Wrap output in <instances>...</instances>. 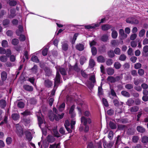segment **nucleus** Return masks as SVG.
Segmentation results:
<instances>
[{"label": "nucleus", "mask_w": 148, "mask_h": 148, "mask_svg": "<svg viewBox=\"0 0 148 148\" xmlns=\"http://www.w3.org/2000/svg\"><path fill=\"white\" fill-rule=\"evenodd\" d=\"M57 70L56 76L54 79V83H60V80L61 79V77L60 74L58 71H59L61 74L62 75L64 80L66 79V78L69 77V75L67 74V69L66 68H64L62 66H59L56 68Z\"/></svg>", "instance_id": "nucleus-1"}, {"label": "nucleus", "mask_w": 148, "mask_h": 148, "mask_svg": "<svg viewBox=\"0 0 148 148\" xmlns=\"http://www.w3.org/2000/svg\"><path fill=\"white\" fill-rule=\"evenodd\" d=\"M69 70L68 72L69 77L67 78H70L73 75L74 71L79 72L80 71V69L78 67L77 63H76L73 66H71L69 64Z\"/></svg>", "instance_id": "nucleus-2"}, {"label": "nucleus", "mask_w": 148, "mask_h": 148, "mask_svg": "<svg viewBox=\"0 0 148 148\" xmlns=\"http://www.w3.org/2000/svg\"><path fill=\"white\" fill-rule=\"evenodd\" d=\"M16 130L15 131L17 135L20 137H22L23 135L22 127L19 124H16Z\"/></svg>", "instance_id": "nucleus-3"}, {"label": "nucleus", "mask_w": 148, "mask_h": 148, "mask_svg": "<svg viewBox=\"0 0 148 148\" xmlns=\"http://www.w3.org/2000/svg\"><path fill=\"white\" fill-rule=\"evenodd\" d=\"M126 22L127 23L132 24H137L138 23L139 21L137 19L132 17L128 18L126 20Z\"/></svg>", "instance_id": "nucleus-4"}, {"label": "nucleus", "mask_w": 148, "mask_h": 148, "mask_svg": "<svg viewBox=\"0 0 148 148\" xmlns=\"http://www.w3.org/2000/svg\"><path fill=\"white\" fill-rule=\"evenodd\" d=\"M119 34L120 40H121L123 42V40L127 38V35L125 33L123 29H119Z\"/></svg>", "instance_id": "nucleus-5"}, {"label": "nucleus", "mask_w": 148, "mask_h": 148, "mask_svg": "<svg viewBox=\"0 0 148 148\" xmlns=\"http://www.w3.org/2000/svg\"><path fill=\"white\" fill-rule=\"evenodd\" d=\"M16 10L14 8H12L10 10L8 14V17L10 18H14L16 15Z\"/></svg>", "instance_id": "nucleus-6"}, {"label": "nucleus", "mask_w": 148, "mask_h": 148, "mask_svg": "<svg viewBox=\"0 0 148 148\" xmlns=\"http://www.w3.org/2000/svg\"><path fill=\"white\" fill-rule=\"evenodd\" d=\"M70 124V123L68 120L65 121L64 125L65 128L68 132V133H71L72 132V130L70 129L69 127Z\"/></svg>", "instance_id": "nucleus-7"}, {"label": "nucleus", "mask_w": 148, "mask_h": 148, "mask_svg": "<svg viewBox=\"0 0 148 148\" xmlns=\"http://www.w3.org/2000/svg\"><path fill=\"white\" fill-rule=\"evenodd\" d=\"M99 26V24L97 23H93L88 25H85L84 27L85 29H95L96 27Z\"/></svg>", "instance_id": "nucleus-8"}, {"label": "nucleus", "mask_w": 148, "mask_h": 148, "mask_svg": "<svg viewBox=\"0 0 148 148\" xmlns=\"http://www.w3.org/2000/svg\"><path fill=\"white\" fill-rule=\"evenodd\" d=\"M109 36L108 34H105L101 35L100 37V40L103 42H107L108 40Z\"/></svg>", "instance_id": "nucleus-9"}, {"label": "nucleus", "mask_w": 148, "mask_h": 148, "mask_svg": "<svg viewBox=\"0 0 148 148\" xmlns=\"http://www.w3.org/2000/svg\"><path fill=\"white\" fill-rule=\"evenodd\" d=\"M25 134L27 140L29 141H31L32 138L31 132L28 131H26L25 132Z\"/></svg>", "instance_id": "nucleus-10"}, {"label": "nucleus", "mask_w": 148, "mask_h": 148, "mask_svg": "<svg viewBox=\"0 0 148 148\" xmlns=\"http://www.w3.org/2000/svg\"><path fill=\"white\" fill-rule=\"evenodd\" d=\"M62 50L64 51H66L68 48V45L67 42L66 41H63L62 42Z\"/></svg>", "instance_id": "nucleus-11"}, {"label": "nucleus", "mask_w": 148, "mask_h": 148, "mask_svg": "<svg viewBox=\"0 0 148 148\" xmlns=\"http://www.w3.org/2000/svg\"><path fill=\"white\" fill-rule=\"evenodd\" d=\"M139 109L138 106H135L131 107L130 109V111L132 113H133L137 112Z\"/></svg>", "instance_id": "nucleus-12"}, {"label": "nucleus", "mask_w": 148, "mask_h": 148, "mask_svg": "<svg viewBox=\"0 0 148 148\" xmlns=\"http://www.w3.org/2000/svg\"><path fill=\"white\" fill-rule=\"evenodd\" d=\"M75 48L79 51H82L84 49V45L82 44L79 43L76 45Z\"/></svg>", "instance_id": "nucleus-13"}, {"label": "nucleus", "mask_w": 148, "mask_h": 148, "mask_svg": "<svg viewBox=\"0 0 148 148\" xmlns=\"http://www.w3.org/2000/svg\"><path fill=\"white\" fill-rule=\"evenodd\" d=\"M47 140L48 143H52L55 140L54 137L51 135H48L47 137Z\"/></svg>", "instance_id": "nucleus-14"}, {"label": "nucleus", "mask_w": 148, "mask_h": 148, "mask_svg": "<svg viewBox=\"0 0 148 148\" xmlns=\"http://www.w3.org/2000/svg\"><path fill=\"white\" fill-rule=\"evenodd\" d=\"M112 26L109 24H104L101 26V29L103 31H107L111 28Z\"/></svg>", "instance_id": "nucleus-15"}, {"label": "nucleus", "mask_w": 148, "mask_h": 148, "mask_svg": "<svg viewBox=\"0 0 148 148\" xmlns=\"http://www.w3.org/2000/svg\"><path fill=\"white\" fill-rule=\"evenodd\" d=\"M7 73L5 71H2L1 73V80L3 82L5 81L7 78Z\"/></svg>", "instance_id": "nucleus-16"}, {"label": "nucleus", "mask_w": 148, "mask_h": 148, "mask_svg": "<svg viewBox=\"0 0 148 148\" xmlns=\"http://www.w3.org/2000/svg\"><path fill=\"white\" fill-rule=\"evenodd\" d=\"M23 88L29 92L32 91L33 90V87L29 85H25L23 86Z\"/></svg>", "instance_id": "nucleus-17"}, {"label": "nucleus", "mask_w": 148, "mask_h": 148, "mask_svg": "<svg viewBox=\"0 0 148 148\" xmlns=\"http://www.w3.org/2000/svg\"><path fill=\"white\" fill-rule=\"evenodd\" d=\"M95 62L94 60L92 59H90L89 61L88 67L90 69H92L95 66Z\"/></svg>", "instance_id": "nucleus-18"}, {"label": "nucleus", "mask_w": 148, "mask_h": 148, "mask_svg": "<svg viewBox=\"0 0 148 148\" xmlns=\"http://www.w3.org/2000/svg\"><path fill=\"white\" fill-rule=\"evenodd\" d=\"M137 130L140 133H143L145 132L146 130L143 127L138 126L136 127Z\"/></svg>", "instance_id": "nucleus-19"}, {"label": "nucleus", "mask_w": 148, "mask_h": 148, "mask_svg": "<svg viewBox=\"0 0 148 148\" xmlns=\"http://www.w3.org/2000/svg\"><path fill=\"white\" fill-rule=\"evenodd\" d=\"M9 5L11 6H14L16 5L17 2L16 1L14 0H9L7 2Z\"/></svg>", "instance_id": "nucleus-20"}, {"label": "nucleus", "mask_w": 148, "mask_h": 148, "mask_svg": "<svg viewBox=\"0 0 148 148\" xmlns=\"http://www.w3.org/2000/svg\"><path fill=\"white\" fill-rule=\"evenodd\" d=\"M11 117L14 121H16L19 119L20 115L18 113H13L11 115Z\"/></svg>", "instance_id": "nucleus-21"}, {"label": "nucleus", "mask_w": 148, "mask_h": 148, "mask_svg": "<svg viewBox=\"0 0 148 148\" xmlns=\"http://www.w3.org/2000/svg\"><path fill=\"white\" fill-rule=\"evenodd\" d=\"M10 22V20L9 19H5L3 21L2 24L5 27H7L8 26Z\"/></svg>", "instance_id": "nucleus-22"}, {"label": "nucleus", "mask_w": 148, "mask_h": 148, "mask_svg": "<svg viewBox=\"0 0 148 148\" xmlns=\"http://www.w3.org/2000/svg\"><path fill=\"white\" fill-rule=\"evenodd\" d=\"M38 117V125L40 127V128H41V125L42 124H43L44 125V123H43V121L42 118L40 117V116H37Z\"/></svg>", "instance_id": "nucleus-23"}, {"label": "nucleus", "mask_w": 148, "mask_h": 148, "mask_svg": "<svg viewBox=\"0 0 148 148\" xmlns=\"http://www.w3.org/2000/svg\"><path fill=\"white\" fill-rule=\"evenodd\" d=\"M6 105V101L4 99L0 100V106L1 108H3Z\"/></svg>", "instance_id": "nucleus-24"}, {"label": "nucleus", "mask_w": 148, "mask_h": 148, "mask_svg": "<svg viewBox=\"0 0 148 148\" xmlns=\"http://www.w3.org/2000/svg\"><path fill=\"white\" fill-rule=\"evenodd\" d=\"M64 115V113H62L61 115L58 114V115H54L55 119L56 121H58L59 120L62 119Z\"/></svg>", "instance_id": "nucleus-25"}, {"label": "nucleus", "mask_w": 148, "mask_h": 148, "mask_svg": "<svg viewBox=\"0 0 148 148\" xmlns=\"http://www.w3.org/2000/svg\"><path fill=\"white\" fill-rule=\"evenodd\" d=\"M45 71L46 76H49L51 75V71L49 69L46 68L45 69Z\"/></svg>", "instance_id": "nucleus-26"}, {"label": "nucleus", "mask_w": 148, "mask_h": 148, "mask_svg": "<svg viewBox=\"0 0 148 148\" xmlns=\"http://www.w3.org/2000/svg\"><path fill=\"white\" fill-rule=\"evenodd\" d=\"M106 70L108 74L109 75H112L114 73V70L112 68H108Z\"/></svg>", "instance_id": "nucleus-27"}, {"label": "nucleus", "mask_w": 148, "mask_h": 148, "mask_svg": "<svg viewBox=\"0 0 148 148\" xmlns=\"http://www.w3.org/2000/svg\"><path fill=\"white\" fill-rule=\"evenodd\" d=\"M134 101L132 98L129 99L126 102V104L128 106H130L133 105L134 103Z\"/></svg>", "instance_id": "nucleus-28"}, {"label": "nucleus", "mask_w": 148, "mask_h": 148, "mask_svg": "<svg viewBox=\"0 0 148 148\" xmlns=\"http://www.w3.org/2000/svg\"><path fill=\"white\" fill-rule=\"evenodd\" d=\"M44 124L45 128H42L41 127V128L42 130L43 134L45 136L47 134V131L46 130V128H47L48 127H47V125L45 122L44 123Z\"/></svg>", "instance_id": "nucleus-29"}, {"label": "nucleus", "mask_w": 148, "mask_h": 148, "mask_svg": "<svg viewBox=\"0 0 148 148\" xmlns=\"http://www.w3.org/2000/svg\"><path fill=\"white\" fill-rule=\"evenodd\" d=\"M90 83H95L96 82V79L95 75H90L89 78Z\"/></svg>", "instance_id": "nucleus-30"}, {"label": "nucleus", "mask_w": 148, "mask_h": 148, "mask_svg": "<svg viewBox=\"0 0 148 148\" xmlns=\"http://www.w3.org/2000/svg\"><path fill=\"white\" fill-rule=\"evenodd\" d=\"M49 148H60V143L56 144L55 143L52 145H50Z\"/></svg>", "instance_id": "nucleus-31"}, {"label": "nucleus", "mask_w": 148, "mask_h": 148, "mask_svg": "<svg viewBox=\"0 0 148 148\" xmlns=\"http://www.w3.org/2000/svg\"><path fill=\"white\" fill-rule=\"evenodd\" d=\"M141 142L144 143H148V137L146 136H143L142 138Z\"/></svg>", "instance_id": "nucleus-32"}, {"label": "nucleus", "mask_w": 148, "mask_h": 148, "mask_svg": "<svg viewBox=\"0 0 148 148\" xmlns=\"http://www.w3.org/2000/svg\"><path fill=\"white\" fill-rule=\"evenodd\" d=\"M97 61L99 62H103L105 61L104 58L102 56H99L97 58Z\"/></svg>", "instance_id": "nucleus-33"}, {"label": "nucleus", "mask_w": 148, "mask_h": 148, "mask_svg": "<svg viewBox=\"0 0 148 148\" xmlns=\"http://www.w3.org/2000/svg\"><path fill=\"white\" fill-rule=\"evenodd\" d=\"M91 51L92 55L94 56H95L97 52L96 48L94 46H92L91 47Z\"/></svg>", "instance_id": "nucleus-34"}, {"label": "nucleus", "mask_w": 148, "mask_h": 148, "mask_svg": "<svg viewBox=\"0 0 148 148\" xmlns=\"http://www.w3.org/2000/svg\"><path fill=\"white\" fill-rule=\"evenodd\" d=\"M31 71L33 73L36 74L38 71V66L36 65H34L31 69Z\"/></svg>", "instance_id": "nucleus-35"}, {"label": "nucleus", "mask_w": 148, "mask_h": 148, "mask_svg": "<svg viewBox=\"0 0 148 148\" xmlns=\"http://www.w3.org/2000/svg\"><path fill=\"white\" fill-rule=\"evenodd\" d=\"M31 60L33 62L36 63H38L39 62V60L38 57L35 56H32L31 58Z\"/></svg>", "instance_id": "nucleus-36"}, {"label": "nucleus", "mask_w": 148, "mask_h": 148, "mask_svg": "<svg viewBox=\"0 0 148 148\" xmlns=\"http://www.w3.org/2000/svg\"><path fill=\"white\" fill-rule=\"evenodd\" d=\"M0 60L2 62H5L7 61L8 60L7 57L5 56H1L0 57Z\"/></svg>", "instance_id": "nucleus-37"}, {"label": "nucleus", "mask_w": 148, "mask_h": 148, "mask_svg": "<svg viewBox=\"0 0 148 148\" xmlns=\"http://www.w3.org/2000/svg\"><path fill=\"white\" fill-rule=\"evenodd\" d=\"M102 85L101 84L100 86L99 87L98 89V94L99 96L102 95L103 94V89H102Z\"/></svg>", "instance_id": "nucleus-38"}, {"label": "nucleus", "mask_w": 148, "mask_h": 148, "mask_svg": "<svg viewBox=\"0 0 148 148\" xmlns=\"http://www.w3.org/2000/svg\"><path fill=\"white\" fill-rule=\"evenodd\" d=\"M86 61V58L84 56H82L80 59V63L81 65H83Z\"/></svg>", "instance_id": "nucleus-39"}, {"label": "nucleus", "mask_w": 148, "mask_h": 148, "mask_svg": "<svg viewBox=\"0 0 148 148\" xmlns=\"http://www.w3.org/2000/svg\"><path fill=\"white\" fill-rule=\"evenodd\" d=\"M109 126L112 129H115L116 128V125L113 122L110 121L109 123Z\"/></svg>", "instance_id": "nucleus-40"}, {"label": "nucleus", "mask_w": 148, "mask_h": 148, "mask_svg": "<svg viewBox=\"0 0 148 148\" xmlns=\"http://www.w3.org/2000/svg\"><path fill=\"white\" fill-rule=\"evenodd\" d=\"M17 106L19 108H23L24 107L25 104L23 102L20 101L18 103Z\"/></svg>", "instance_id": "nucleus-41"}, {"label": "nucleus", "mask_w": 148, "mask_h": 148, "mask_svg": "<svg viewBox=\"0 0 148 148\" xmlns=\"http://www.w3.org/2000/svg\"><path fill=\"white\" fill-rule=\"evenodd\" d=\"M23 122L26 124H28L30 123V120L29 118L23 117Z\"/></svg>", "instance_id": "nucleus-42"}, {"label": "nucleus", "mask_w": 148, "mask_h": 148, "mask_svg": "<svg viewBox=\"0 0 148 148\" xmlns=\"http://www.w3.org/2000/svg\"><path fill=\"white\" fill-rule=\"evenodd\" d=\"M81 122L82 123H84V125H86L87 123V119L84 116H83L81 118Z\"/></svg>", "instance_id": "nucleus-43"}, {"label": "nucleus", "mask_w": 148, "mask_h": 148, "mask_svg": "<svg viewBox=\"0 0 148 148\" xmlns=\"http://www.w3.org/2000/svg\"><path fill=\"white\" fill-rule=\"evenodd\" d=\"M121 94L122 95L124 96L128 97L130 96V93L126 91H123L121 92Z\"/></svg>", "instance_id": "nucleus-44"}, {"label": "nucleus", "mask_w": 148, "mask_h": 148, "mask_svg": "<svg viewBox=\"0 0 148 148\" xmlns=\"http://www.w3.org/2000/svg\"><path fill=\"white\" fill-rule=\"evenodd\" d=\"M53 134L55 136L58 138L61 136L56 129H53Z\"/></svg>", "instance_id": "nucleus-45"}, {"label": "nucleus", "mask_w": 148, "mask_h": 148, "mask_svg": "<svg viewBox=\"0 0 148 148\" xmlns=\"http://www.w3.org/2000/svg\"><path fill=\"white\" fill-rule=\"evenodd\" d=\"M19 43L18 40L16 38H14L12 39V44L14 45H16Z\"/></svg>", "instance_id": "nucleus-46"}, {"label": "nucleus", "mask_w": 148, "mask_h": 148, "mask_svg": "<svg viewBox=\"0 0 148 148\" xmlns=\"http://www.w3.org/2000/svg\"><path fill=\"white\" fill-rule=\"evenodd\" d=\"M21 114L25 116L31 115L32 114V113L29 111L28 110H26L23 113H21Z\"/></svg>", "instance_id": "nucleus-47"}, {"label": "nucleus", "mask_w": 148, "mask_h": 148, "mask_svg": "<svg viewBox=\"0 0 148 148\" xmlns=\"http://www.w3.org/2000/svg\"><path fill=\"white\" fill-rule=\"evenodd\" d=\"M114 68L117 69H120L121 67V64L118 62H116L114 64Z\"/></svg>", "instance_id": "nucleus-48"}, {"label": "nucleus", "mask_w": 148, "mask_h": 148, "mask_svg": "<svg viewBox=\"0 0 148 148\" xmlns=\"http://www.w3.org/2000/svg\"><path fill=\"white\" fill-rule=\"evenodd\" d=\"M108 54L109 57L111 58H113L115 55L114 51L112 50L109 51L108 53Z\"/></svg>", "instance_id": "nucleus-49"}, {"label": "nucleus", "mask_w": 148, "mask_h": 148, "mask_svg": "<svg viewBox=\"0 0 148 148\" xmlns=\"http://www.w3.org/2000/svg\"><path fill=\"white\" fill-rule=\"evenodd\" d=\"M145 31L144 29H143L141 30L139 33V36L140 37H143L145 35Z\"/></svg>", "instance_id": "nucleus-50"}, {"label": "nucleus", "mask_w": 148, "mask_h": 148, "mask_svg": "<svg viewBox=\"0 0 148 148\" xmlns=\"http://www.w3.org/2000/svg\"><path fill=\"white\" fill-rule=\"evenodd\" d=\"M139 139V137L137 136H134L133 137L132 140L133 142L136 143Z\"/></svg>", "instance_id": "nucleus-51"}, {"label": "nucleus", "mask_w": 148, "mask_h": 148, "mask_svg": "<svg viewBox=\"0 0 148 148\" xmlns=\"http://www.w3.org/2000/svg\"><path fill=\"white\" fill-rule=\"evenodd\" d=\"M107 80L109 82H114L115 81L114 80V77L111 76L108 77L107 78Z\"/></svg>", "instance_id": "nucleus-52"}, {"label": "nucleus", "mask_w": 148, "mask_h": 148, "mask_svg": "<svg viewBox=\"0 0 148 148\" xmlns=\"http://www.w3.org/2000/svg\"><path fill=\"white\" fill-rule=\"evenodd\" d=\"M59 132L60 134L63 135L68 133V132L66 133H65V130H64V128L63 127H61L60 128L59 130Z\"/></svg>", "instance_id": "nucleus-53"}, {"label": "nucleus", "mask_w": 148, "mask_h": 148, "mask_svg": "<svg viewBox=\"0 0 148 148\" xmlns=\"http://www.w3.org/2000/svg\"><path fill=\"white\" fill-rule=\"evenodd\" d=\"M126 127V126L125 125L121 124L118 125V129L120 130H123Z\"/></svg>", "instance_id": "nucleus-54"}, {"label": "nucleus", "mask_w": 148, "mask_h": 148, "mask_svg": "<svg viewBox=\"0 0 148 148\" xmlns=\"http://www.w3.org/2000/svg\"><path fill=\"white\" fill-rule=\"evenodd\" d=\"M112 37L114 39H116L117 37L118 33L116 31L112 32L111 34Z\"/></svg>", "instance_id": "nucleus-55"}, {"label": "nucleus", "mask_w": 148, "mask_h": 148, "mask_svg": "<svg viewBox=\"0 0 148 148\" xmlns=\"http://www.w3.org/2000/svg\"><path fill=\"white\" fill-rule=\"evenodd\" d=\"M2 46L4 47H6L8 46V42L7 41L4 40H3L1 42Z\"/></svg>", "instance_id": "nucleus-56"}, {"label": "nucleus", "mask_w": 148, "mask_h": 148, "mask_svg": "<svg viewBox=\"0 0 148 148\" xmlns=\"http://www.w3.org/2000/svg\"><path fill=\"white\" fill-rule=\"evenodd\" d=\"M106 63L108 66H111L113 63V61L112 59H109L106 61Z\"/></svg>", "instance_id": "nucleus-57"}, {"label": "nucleus", "mask_w": 148, "mask_h": 148, "mask_svg": "<svg viewBox=\"0 0 148 148\" xmlns=\"http://www.w3.org/2000/svg\"><path fill=\"white\" fill-rule=\"evenodd\" d=\"M131 46L133 48L135 47L137 45V42L136 41H133L131 42Z\"/></svg>", "instance_id": "nucleus-58"}, {"label": "nucleus", "mask_w": 148, "mask_h": 148, "mask_svg": "<svg viewBox=\"0 0 148 148\" xmlns=\"http://www.w3.org/2000/svg\"><path fill=\"white\" fill-rule=\"evenodd\" d=\"M78 34L75 33L74 35L73 36V38L72 40V42H71L72 44H73L75 43V41L77 39V36H78Z\"/></svg>", "instance_id": "nucleus-59"}, {"label": "nucleus", "mask_w": 148, "mask_h": 148, "mask_svg": "<svg viewBox=\"0 0 148 148\" xmlns=\"http://www.w3.org/2000/svg\"><path fill=\"white\" fill-rule=\"evenodd\" d=\"M48 49L47 48H45L42 51V54L44 56H46L47 54Z\"/></svg>", "instance_id": "nucleus-60"}, {"label": "nucleus", "mask_w": 148, "mask_h": 148, "mask_svg": "<svg viewBox=\"0 0 148 148\" xmlns=\"http://www.w3.org/2000/svg\"><path fill=\"white\" fill-rule=\"evenodd\" d=\"M7 144L8 145L10 144L12 142V140L10 137H8L7 138L6 140Z\"/></svg>", "instance_id": "nucleus-61"}, {"label": "nucleus", "mask_w": 148, "mask_h": 148, "mask_svg": "<svg viewBox=\"0 0 148 148\" xmlns=\"http://www.w3.org/2000/svg\"><path fill=\"white\" fill-rule=\"evenodd\" d=\"M126 58V56L124 54H122L121 55L119 58V59L121 61H125Z\"/></svg>", "instance_id": "nucleus-62"}, {"label": "nucleus", "mask_w": 148, "mask_h": 148, "mask_svg": "<svg viewBox=\"0 0 148 148\" xmlns=\"http://www.w3.org/2000/svg\"><path fill=\"white\" fill-rule=\"evenodd\" d=\"M112 146V144L110 143L107 144L106 145V144L105 145L103 144V146L104 148H111Z\"/></svg>", "instance_id": "nucleus-63"}, {"label": "nucleus", "mask_w": 148, "mask_h": 148, "mask_svg": "<svg viewBox=\"0 0 148 148\" xmlns=\"http://www.w3.org/2000/svg\"><path fill=\"white\" fill-rule=\"evenodd\" d=\"M138 73L140 76L143 75L144 73V70L142 69H140L138 70Z\"/></svg>", "instance_id": "nucleus-64"}]
</instances>
